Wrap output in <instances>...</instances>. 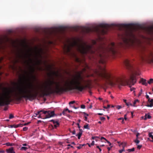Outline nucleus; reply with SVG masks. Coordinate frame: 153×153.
Instances as JSON below:
<instances>
[{
  "mask_svg": "<svg viewBox=\"0 0 153 153\" xmlns=\"http://www.w3.org/2000/svg\"><path fill=\"white\" fill-rule=\"evenodd\" d=\"M74 89H76V75L70 81H65L63 86H60L59 84L53 80H49L41 91L40 96L44 97L54 93H62Z\"/></svg>",
  "mask_w": 153,
  "mask_h": 153,
  "instance_id": "f257e3e1",
  "label": "nucleus"
},
{
  "mask_svg": "<svg viewBox=\"0 0 153 153\" xmlns=\"http://www.w3.org/2000/svg\"><path fill=\"white\" fill-rule=\"evenodd\" d=\"M100 70L97 71V73L99 76L105 82L104 84L105 86H106L107 85H110L111 86L114 85H117L119 88L122 86L127 85L131 88L130 90L133 91L135 89L134 88H131L136 82L137 79L135 75H131L128 79H116L113 82L112 81L113 78L111 74L107 72L104 67L100 66L99 67Z\"/></svg>",
  "mask_w": 153,
  "mask_h": 153,
  "instance_id": "f03ea898",
  "label": "nucleus"
},
{
  "mask_svg": "<svg viewBox=\"0 0 153 153\" xmlns=\"http://www.w3.org/2000/svg\"><path fill=\"white\" fill-rule=\"evenodd\" d=\"M10 90H7L0 98V106L8 105L13 100V98L20 101L22 98L30 101V83L22 85L17 88V91L12 94Z\"/></svg>",
  "mask_w": 153,
  "mask_h": 153,
  "instance_id": "7ed1b4c3",
  "label": "nucleus"
},
{
  "mask_svg": "<svg viewBox=\"0 0 153 153\" xmlns=\"http://www.w3.org/2000/svg\"><path fill=\"white\" fill-rule=\"evenodd\" d=\"M77 52L80 51L83 55H86L88 53L94 54H97L99 56L100 59L99 61L100 63L104 64L105 63V58L106 56H105L104 52L103 53L101 51L103 50V49L99 48L97 49H95L93 45H87V43L83 42L81 45L80 47L79 45V39L77 36Z\"/></svg>",
  "mask_w": 153,
  "mask_h": 153,
  "instance_id": "20e7f679",
  "label": "nucleus"
},
{
  "mask_svg": "<svg viewBox=\"0 0 153 153\" xmlns=\"http://www.w3.org/2000/svg\"><path fill=\"white\" fill-rule=\"evenodd\" d=\"M86 71L85 68L83 69V71L81 73H79L77 70V91H82L86 88H91V81L90 79H85V77L88 78L91 76L86 74L83 75V72Z\"/></svg>",
  "mask_w": 153,
  "mask_h": 153,
  "instance_id": "39448f33",
  "label": "nucleus"
},
{
  "mask_svg": "<svg viewBox=\"0 0 153 153\" xmlns=\"http://www.w3.org/2000/svg\"><path fill=\"white\" fill-rule=\"evenodd\" d=\"M76 46V41L74 42L69 40L67 41L66 43L64 44L63 51L65 54L69 56L72 57L75 56L73 48Z\"/></svg>",
  "mask_w": 153,
  "mask_h": 153,
  "instance_id": "423d86ee",
  "label": "nucleus"
},
{
  "mask_svg": "<svg viewBox=\"0 0 153 153\" xmlns=\"http://www.w3.org/2000/svg\"><path fill=\"white\" fill-rule=\"evenodd\" d=\"M83 33L85 34H89L91 33L94 32L97 34H99L101 31L99 27H96L92 28L86 27L82 30Z\"/></svg>",
  "mask_w": 153,
  "mask_h": 153,
  "instance_id": "0eeeda50",
  "label": "nucleus"
},
{
  "mask_svg": "<svg viewBox=\"0 0 153 153\" xmlns=\"http://www.w3.org/2000/svg\"><path fill=\"white\" fill-rule=\"evenodd\" d=\"M42 112L43 114H46L45 118H49L50 117H53L54 115V111H45L44 110H40L38 111L36 113L34 114V116L36 117L37 115H38L40 113Z\"/></svg>",
  "mask_w": 153,
  "mask_h": 153,
  "instance_id": "6e6552de",
  "label": "nucleus"
},
{
  "mask_svg": "<svg viewBox=\"0 0 153 153\" xmlns=\"http://www.w3.org/2000/svg\"><path fill=\"white\" fill-rule=\"evenodd\" d=\"M107 51L110 54L113 55H115L117 53L116 49L115 44L114 42L111 43L110 46L107 49Z\"/></svg>",
  "mask_w": 153,
  "mask_h": 153,
  "instance_id": "1a4fd4ad",
  "label": "nucleus"
},
{
  "mask_svg": "<svg viewBox=\"0 0 153 153\" xmlns=\"http://www.w3.org/2000/svg\"><path fill=\"white\" fill-rule=\"evenodd\" d=\"M99 26L100 27L102 28L101 33L103 34H106L107 30H108V28L110 27L109 25L105 24H100L99 25Z\"/></svg>",
  "mask_w": 153,
  "mask_h": 153,
  "instance_id": "9d476101",
  "label": "nucleus"
},
{
  "mask_svg": "<svg viewBox=\"0 0 153 153\" xmlns=\"http://www.w3.org/2000/svg\"><path fill=\"white\" fill-rule=\"evenodd\" d=\"M123 62L127 68L129 69L132 68V65L130 60L128 59H126L124 60Z\"/></svg>",
  "mask_w": 153,
  "mask_h": 153,
  "instance_id": "9b49d317",
  "label": "nucleus"
},
{
  "mask_svg": "<svg viewBox=\"0 0 153 153\" xmlns=\"http://www.w3.org/2000/svg\"><path fill=\"white\" fill-rule=\"evenodd\" d=\"M147 59L150 63H153V53H152L150 52L147 56Z\"/></svg>",
  "mask_w": 153,
  "mask_h": 153,
  "instance_id": "f8f14e48",
  "label": "nucleus"
},
{
  "mask_svg": "<svg viewBox=\"0 0 153 153\" xmlns=\"http://www.w3.org/2000/svg\"><path fill=\"white\" fill-rule=\"evenodd\" d=\"M43 51V50L41 48H38L37 47H36L35 48V52L36 55H40L41 53Z\"/></svg>",
  "mask_w": 153,
  "mask_h": 153,
  "instance_id": "ddd939ff",
  "label": "nucleus"
},
{
  "mask_svg": "<svg viewBox=\"0 0 153 153\" xmlns=\"http://www.w3.org/2000/svg\"><path fill=\"white\" fill-rule=\"evenodd\" d=\"M146 30L149 34L153 33V25L145 28Z\"/></svg>",
  "mask_w": 153,
  "mask_h": 153,
  "instance_id": "4468645a",
  "label": "nucleus"
},
{
  "mask_svg": "<svg viewBox=\"0 0 153 153\" xmlns=\"http://www.w3.org/2000/svg\"><path fill=\"white\" fill-rule=\"evenodd\" d=\"M30 75H31L33 78L34 79H36V77L35 76H34L33 75V73H34V72L35 71V69H34V68L31 66L30 67Z\"/></svg>",
  "mask_w": 153,
  "mask_h": 153,
  "instance_id": "2eb2a0df",
  "label": "nucleus"
},
{
  "mask_svg": "<svg viewBox=\"0 0 153 153\" xmlns=\"http://www.w3.org/2000/svg\"><path fill=\"white\" fill-rule=\"evenodd\" d=\"M139 83H141L143 85H145L146 86H147L148 85L146 80L143 78H141Z\"/></svg>",
  "mask_w": 153,
  "mask_h": 153,
  "instance_id": "dca6fc26",
  "label": "nucleus"
},
{
  "mask_svg": "<svg viewBox=\"0 0 153 153\" xmlns=\"http://www.w3.org/2000/svg\"><path fill=\"white\" fill-rule=\"evenodd\" d=\"M50 121L52 122H53V126L56 128L59 125V123L57 121L54 120H51Z\"/></svg>",
  "mask_w": 153,
  "mask_h": 153,
  "instance_id": "f3484780",
  "label": "nucleus"
},
{
  "mask_svg": "<svg viewBox=\"0 0 153 153\" xmlns=\"http://www.w3.org/2000/svg\"><path fill=\"white\" fill-rule=\"evenodd\" d=\"M6 152L7 153H15L13 150V148L12 147L9 149H6Z\"/></svg>",
  "mask_w": 153,
  "mask_h": 153,
  "instance_id": "a211bd4d",
  "label": "nucleus"
},
{
  "mask_svg": "<svg viewBox=\"0 0 153 153\" xmlns=\"http://www.w3.org/2000/svg\"><path fill=\"white\" fill-rule=\"evenodd\" d=\"M128 26V25L126 24H119L117 25V26L120 29H121L122 28H124Z\"/></svg>",
  "mask_w": 153,
  "mask_h": 153,
  "instance_id": "6ab92c4d",
  "label": "nucleus"
},
{
  "mask_svg": "<svg viewBox=\"0 0 153 153\" xmlns=\"http://www.w3.org/2000/svg\"><path fill=\"white\" fill-rule=\"evenodd\" d=\"M152 117L150 115L149 113L146 114L145 116V117L144 118V120H146L147 119H150Z\"/></svg>",
  "mask_w": 153,
  "mask_h": 153,
  "instance_id": "aec40b11",
  "label": "nucleus"
},
{
  "mask_svg": "<svg viewBox=\"0 0 153 153\" xmlns=\"http://www.w3.org/2000/svg\"><path fill=\"white\" fill-rule=\"evenodd\" d=\"M68 111V113H70L71 112H72V111L69 110L68 108L65 109L62 112V114L64 115H66L67 114L66 112Z\"/></svg>",
  "mask_w": 153,
  "mask_h": 153,
  "instance_id": "412c9836",
  "label": "nucleus"
},
{
  "mask_svg": "<svg viewBox=\"0 0 153 153\" xmlns=\"http://www.w3.org/2000/svg\"><path fill=\"white\" fill-rule=\"evenodd\" d=\"M82 129H79V132L78 134H77V136H78V139H80L81 136L82 134Z\"/></svg>",
  "mask_w": 153,
  "mask_h": 153,
  "instance_id": "4be33fe9",
  "label": "nucleus"
},
{
  "mask_svg": "<svg viewBox=\"0 0 153 153\" xmlns=\"http://www.w3.org/2000/svg\"><path fill=\"white\" fill-rule=\"evenodd\" d=\"M85 145V144H77V149H81L82 147Z\"/></svg>",
  "mask_w": 153,
  "mask_h": 153,
  "instance_id": "5701e85b",
  "label": "nucleus"
},
{
  "mask_svg": "<svg viewBox=\"0 0 153 153\" xmlns=\"http://www.w3.org/2000/svg\"><path fill=\"white\" fill-rule=\"evenodd\" d=\"M25 123L23 125L22 124H18L16 125L15 127H22L23 125L24 126H26L29 123Z\"/></svg>",
  "mask_w": 153,
  "mask_h": 153,
  "instance_id": "b1692460",
  "label": "nucleus"
},
{
  "mask_svg": "<svg viewBox=\"0 0 153 153\" xmlns=\"http://www.w3.org/2000/svg\"><path fill=\"white\" fill-rule=\"evenodd\" d=\"M140 102V100L138 99H137L134 100L133 102V106L134 107H136V104L137 103H139Z\"/></svg>",
  "mask_w": 153,
  "mask_h": 153,
  "instance_id": "393cba45",
  "label": "nucleus"
},
{
  "mask_svg": "<svg viewBox=\"0 0 153 153\" xmlns=\"http://www.w3.org/2000/svg\"><path fill=\"white\" fill-rule=\"evenodd\" d=\"M147 83L149 84H151L153 83V79H150L147 81Z\"/></svg>",
  "mask_w": 153,
  "mask_h": 153,
  "instance_id": "a878e982",
  "label": "nucleus"
},
{
  "mask_svg": "<svg viewBox=\"0 0 153 153\" xmlns=\"http://www.w3.org/2000/svg\"><path fill=\"white\" fill-rule=\"evenodd\" d=\"M84 128H85L88 129H90V128L88 126V124H87L86 125H85L84 126Z\"/></svg>",
  "mask_w": 153,
  "mask_h": 153,
  "instance_id": "bb28decb",
  "label": "nucleus"
},
{
  "mask_svg": "<svg viewBox=\"0 0 153 153\" xmlns=\"http://www.w3.org/2000/svg\"><path fill=\"white\" fill-rule=\"evenodd\" d=\"M135 149L134 148H133L131 149H128L127 150V151L129 152H133L134 151Z\"/></svg>",
  "mask_w": 153,
  "mask_h": 153,
  "instance_id": "cd10ccee",
  "label": "nucleus"
},
{
  "mask_svg": "<svg viewBox=\"0 0 153 153\" xmlns=\"http://www.w3.org/2000/svg\"><path fill=\"white\" fill-rule=\"evenodd\" d=\"M126 143H122L120 145H122L123 148L124 149V147L126 146Z\"/></svg>",
  "mask_w": 153,
  "mask_h": 153,
  "instance_id": "c85d7f7f",
  "label": "nucleus"
},
{
  "mask_svg": "<svg viewBox=\"0 0 153 153\" xmlns=\"http://www.w3.org/2000/svg\"><path fill=\"white\" fill-rule=\"evenodd\" d=\"M28 149L27 148L25 147H22L21 148V149L22 150H26Z\"/></svg>",
  "mask_w": 153,
  "mask_h": 153,
  "instance_id": "c756f323",
  "label": "nucleus"
},
{
  "mask_svg": "<svg viewBox=\"0 0 153 153\" xmlns=\"http://www.w3.org/2000/svg\"><path fill=\"white\" fill-rule=\"evenodd\" d=\"M124 42L125 44H126V45H128L129 43H128V40L127 39H126L124 40Z\"/></svg>",
  "mask_w": 153,
  "mask_h": 153,
  "instance_id": "7c9ffc66",
  "label": "nucleus"
},
{
  "mask_svg": "<svg viewBox=\"0 0 153 153\" xmlns=\"http://www.w3.org/2000/svg\"><path fill=\"white\" fill-rule=\"evenodd\" d=\"M75 101H73L70 102L69 103L70 106H71V104H73L75 102Z\"/></svg>",
  "mask_w": 153,
  "mask_h": 153,
  "instance_id": "2f4dec72",
  "label": "nucleus"
},
{
  "mask_svg": "<svg viewBox=\"0 0 153 153\" xmlns=\"http://www.w3.org/2000/svg\"><path fill=\"white\" fill-rule=\"evenodd\" d=\"M125 151V149L124 148H123L122 149L120 150L119 151V153H122L123 152Z\"/></svg>",
  "mask_w": 153,
  "mask_h": 153,
  "instance_id": "473e14b6",
  "label": "nucleus"
},
{
  "mask_svg": "<svg viewBox=\"0 0 153 153\" xmlns=\"http://www.w3.org/2000/svg\"><path fill=\"white\" fill-rule=\"evenodd\" d=\"M14 117L13 115L12 114H10L9 115V118L10 119H12Z\"/></svg>",
  "mask_w": 153,
  "mask_h": 153,
  "instance_id": "72a5a7b5",
  "label": "nucleus"
},
{
  "mask_svg": "<svg viewBox=\"0 0 153 153\" xmlns=\"http://www.w3.org/2000/svg\"><path fill=\"white\" fill-rule=\"evenodd\" d=\"M100 119L102 121H104L105 120V117H100Z\"/></svg>",
  "mask_w": 153,
  "mask_h": 153,
  "instance_id": "f704fd0d",
  "label": "nucleus"
},
{
  "mask_svg": "<svg viewBox=\"0 0 153 153\" xmlns=\"http://www.w3.org/2000/svg\"><path fill=\"white\" fill-rule=\"evenodd\" d=\"M31 54H29L28 56L29 58V59H30V61L32 63L33 62V60L32 59H31V58H30V57L31 56Z\"/></svg>",
  "mask_w": 153,
  "mask_h": 153,
  "instance_id": "c9c22d12",
  "label": "nucleus"
},
{
  "mask_svg": "<svg viewBox=\"0 0 153 153\" xmlns=\"http://www.w3.org/2000/svg\"><path fill=\"white\" fill-rule=\"evenodd\" d=\"M110 107V105H107V107L104 106H103V108H104L107 109V108H109Z\"/></svg>",
  "mask_w": 153,
  "mask_h": 153,
  "instance_id": "e433bc0d",
  "label": "nucleus"
},
{
  "mask_svg": "<svg viewBox=\"0 0 153 153\" xmlns=\"http://www.w3.org/2000/svg\"><path fill=\"white\" fill-rule=\"evenodd\" d=\"M134 142L137 144H138L139 143L140 141L138 140V139H136L135 140Z\"/></svg>",
  "mask_w": 153,
  "mask_h": 153,
  "instance_id": "4c0bfd02",
  "label": "nucleus"
},
{
  "mask_svg": "<svg viewBox=\"0 0 153 153\" xmlns=\"http://www.w3.org/2000/svg\"><path fill=\"white\" fill-rule=\"evenodd\" d=\"M28 129V128L26 127H25L23 128V130L24 131H26Z\"/></svg>",
  "mask_w": 153,
  "mask_h": 153,
  "instance_id": "58836bf2",
  "label": "nucleus"
},
{
  "mask_svg": "<svg viewBox=\"0 0 153 153\" xmlns=\"http://www.w3.org/2000/svg\"><path fill=\"white\" fill-rule=\"evenodd\" d=\"M81 108L83 109L85 108V106L84 105H82L81 106Z\"/></svg>",
  "mask_w": 153,
  "mask_h": 153,
  "instance_id": "ea45409f",
  "label": "nucleus"
},
{
  "mask_svg": "<svg viewBox=\"0 0 153 153\" xmlns=\"http://www.w3.org/2000/svg\"><path fill=\"white\" fill-rule=\"evenodd\" d=\"M142 146L141 145H138L137 146V148L138 149H140Z\"/></svg>",
  "mask_w": 153,
  "mask_h": 153,
  "instance_id": "a19ab883",
  "label": "nucleus"
},
{
  "mask_svg": "<svg viewBox=\"0 0 153 153\" xmlns=\"http://www.w3.org/2000/svg\"><path fill=\"white\" fill-rule=\"evenodd\" d=\"M6 144L7 146H12V144L10 143H6Z\"/></svg>",
  "mask_w": 153,
  "mask_h": 153,
  "instance_id": "79ce46f5",
  "label": "nucleus"
},
{
  "mask_svg": "<svg viewBox=\"0 0 153 153\" xmlns=\"http://www.w3.org/2000/svg\"><path fill=\"white\" fill-rule=\"evenodd\" d=\"M92 42L93 45H96V41L94 40H92Z\"/></svg>",
  "mask_w": 153,
  "mask_h": 153,
  "instance_id": "37998d69",
  "label": "nucleus"
},
{
  "mask_svg": "<svg viewBox=\"0 0 153 153\" xmlns=\"http://www.w3.org/2000/svg\"><path fill=\"white\" fill-rule=\"evenodd\" d=\"M98 137H92V139L93 140H95V139H98Z\"/></svg>",
  "mask_w": 153,
  "mask_h": 153,
  "instance_id": "c03bdc74",
  "label": "nucleus"
},
{
  "mask_svg": "<svg viewBox=\"0 0 153 153\" xmlns=\"http://www.w3.org/2000/svg\"><path fill=\"white\" fill-rule=\"evenodd\" d=\"M70 107L75 109H76V107L74 106L73 105H72V104H71V106H70Z\"/></svg>",
  "mask_w": 153,
  "mask_h": 153,
  "instance_id": "a18cd8bd",
  "label": "nucleus"
},
{
  "mask_svg": "<svg viewBox=\"0 0 153 153\" xmlns=\"http://www.w3.org/2000/svg\"><path fill=\"white\" fill-rule=\"evenodd\" d=\"M83 114L85 115V116H89V115L88 114H87L85 112H83Z\"/></svg>",
  "mask_w": 153,
  "mask_h": 153,
  "instance_id": "49530a36",
  "label": "nucleus"
},
{
  "mask_svg": "<svg viewBox=\"0 0 153 153\" xmlns=\"http://www.w3.org/2000/svg\"><path fill=\"white\" fill-rule=\"evenodd\" d=\"M97 148L98 149H99L100 152H101V149L100 148V147L99 146H97Z\"/></svg>",
  "mask_w": 153,
  "mask_h": 153,
  "instance_id": "de8ad7c7",
  "label": "nucleus"
},
{
  "mask_svg": "<svg viewBox=\"0 0 153 153\" xmlns=\"http://www.w3.org/2000/svg\"><path fill=\"white\" fill-rule=\"evenodd\" d=\"M103 139H104V140H106H106H106V139L105 138H104V137H101V140H102Z\"/></svg>",
  "mask_w": 153,
  "mask_h": 153,
  "instance_id": "09e8293b",
  "label": "nucleus"
},
{
  "mask_svg": "<svg viewBox=\"0 0 153 153\" xmlns=\"http://www.w3.org/2000/svg\"><path fill=\"white\" fill-rule=\"evenodd\" d=\"M140 135V134L139 133H137V134H136V139H138V136Z\"/></svg>",
  "mask_w": 153,
  "mask_h": 153,
  "instance_id": "8fccbe9b",
  "label": "nucleus"
},
{
  "mask_svg": "<svg viewBox=\"0 0 153 153\" xmlns=\"http://www.w3.org/2000/svg\"><path fill=\"white\" fill-rule=\"evenodd\" d=\"M41 113H40V114H38L39 116H38V118H42V116H41Z\"/></svg>",
  "mask_w": 153,
  "mask_h": 153,
  "instance_id": "3c124183",
  "label": "nucleus"
},
{
  "mask_svg": "<svg viewBox=\"0 0 153 153\" xmlns=\"http://www.w3.org/2000/svg\"><path fill=\"white\" fill-rule=\"evenodd\" d=\"M122 107L118 105L117 106V108L118 109H119L121 108Z\"/></svg>",
  "mask_w": 153,
  "mask_h": 153,
  "instance_id": "603ef678",
  "label": "nucleus"
},
{
  "mask_svg": "<svg viewBox=\"0 0 153 153\" xmlns=\"http://www.w3.org/2000/svg\"><path fill=\"white\" fill-rule=\"evenodd\" d=\"M72 134H75L76 133V131L75 130H73L72 132Z\"/></svg>",
  "mask_w": 153,
  "mask_h": 153,
  "instance_id": "864d4df0",
  "label": "nucleus"
},
{
  "mask_svg": "<svg viewBox=\"0 0 153 153\" xmlns=\"http://www.w3.org/2000/svg\"><path fill=\"white\" fill-rule=\"evenodd\" d=\"M126 116H127V114H126L124 115V119H125V120H126L127 119V118L126 117Z\"/></svg>",
  "mask_w": 153,
  "mask_h": 153,
  "instance_id": "5fc2aeb1",
  "label": "nucleus"
},
{
  "mask_svg": "<svg viewBox=\"0 0 153 153\" xmlns=\"http://www.w3.org/2000/svg\"><path fill=\"white\" fill-rule=\"evenodd\" d=\"M106 141L108 143L109 146H111V143H110V142L108 141V140H107Z\"/></svg>",
  "mask_w": 153,
  "mask_h": 153,
  "instance_id": "6e6d98bb",
  "label": "nucleus"
},
{
  "mask_svg": "<svg viewBox=\"0 0 153 153\" xmlns=\"http://www.w3.org/2000/svg\"><path fill=\"white\" fill-rule=\"evenodd\" d=\"M142 89H141V91L139 93V95H138L139 96H140L141 95V94H142Z\"/></svg>",
  "mask_w": 153,
  "mask_h": 153,
  "instance_id": "4d7b16f0",
  "label": "nucleus"
},
{
  "mask_svg": "<svg viewBox=\"0 0 153 153\" xmlns=\"http://www.w3.org/2000/svg\"><path fill=\"white\" fill-rule=\"evenodd\" d=\"M94 141H92V142L91 143V146H93L94 145Z\"/></svg>",
  "mask_w": 153,
  "mask_h": 153,
  "instance_id": "13d9d810",
  "label": "nucleus"
},
{
  "mask_svg": "<svg viewBox=\"0 0 153 153\" xmlns=\"http://www.w3.org/2000/svg\"><path fill=\"white\" fill-rule=\"evenodd\" d=\"M84 117H85V120L86 121H87V117L85 116H84Z\"/></svg>",
  "mask_w": 153,
  "mask_h": 153,
  "instance_id": "bf43d9fd",
  "label": "nucleus"
},
{
  "mask_svg": "<svg viewBox=\"0 0 153 153\" xmlns=\"http://www.w3.org/2000/svg\"><path fill=\"white\" fill-rule=\"evenodd\" d=\"M112 146H111L110 147H108L107 148V149L108 151H109L111 150V149L112 148Z\"/></svg>",
  "mask_w": 153,
  "mask_h": 153,
  "instance_id": "052dcab7",
  "label": "nucleus"
},
{
  "mask_svg": "<svg viewBox=\"0 0 153 153\" xmlns=\"http://www.w3.org/2000/svg\"><path fill=\"white\" fill-rule=\"evenodd\" d=\"M150 107H152L153 106V105L152 104V103H151L150 104H149Z\"/></svg>",
  "mask_w": 153,
  "mask_h": 153,
  "instance_id": "680f3d73",
  "label": "nucleus"
},
{
  "mask_svg": "<svg viewBox=\"0 0 153 153\" xmlns=\"http://www.w3.org/2000/svg\"><path fill=\"white\" fill-rule=\"evenodd\" d=\"M150 102L152 103L153 102V99H151L150 100Z\"/></svg>",
  "mask_w": 153,
  "mask_h": 153,
  "instance_id": "e2e57ef3",
  "label": "nucleus"
},
{
  "mask_svg": "<svg viewBox=\"0 0 153 153\" xmlns=\"http://www.w3.org/2000/svg\"><path fill=\"white\" fill-rule=\"evenodd\" d=\"M146 98L147 99H149L150 98L149 96V95H146Z\"/></svg>",
  "mask_w": 153,
  "mask_h": 153,
  "instance_id": "0e129e2a",
  "label": "nucleus"
},
{
  "mask_svg": "<svg viewBox=\"0 0 153 153\" xmlns=\"http://www.w3.org/2000/svg\"><path fill=\"white\" fill-rule=\"evenodd\" d=\"M123 119V117H120L118 119V120H122Z\"/></svg>",
  "mask_w": 153,
  "mask_h": 153,
  "instance_id": "69168bd1",
  "label": "nucleus"
},
{
  "mask_svg": "<svg viewBox=\"0 0 153 153\" xmlns=\"http://www.w3.org/2000/svg\"><path fill=\"white\" fill-rule=\"evenodd\" d=\"M98 115H103V114L102 113H98L97 114Z\"/></svg>",
  "mask_w": 153,
  "mask_h": 153,
  "instance_id": "338daca9",
  "label": "nucleus"
},
{
  "mask_svg": "<svg viewBox=\"0 0 153 153\" xmlns=\"http://www.w3.org/2000/svg\"><path fill=\"white\" fill-rule=\"evenodd\" d=\"M7 107H5L4 108V110L6 111L7 109Z\"/></svg>",
  "mask_w": 153,
  "mask_h": 153,
  "instance_id": "774afa93",
  "label": "nucleus"
}]
</instances>
